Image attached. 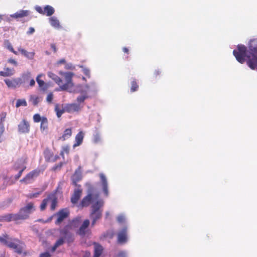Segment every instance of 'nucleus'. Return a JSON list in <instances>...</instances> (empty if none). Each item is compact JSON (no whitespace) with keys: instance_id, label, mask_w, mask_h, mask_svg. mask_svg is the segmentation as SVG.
I'll use <instances>...</instances> for the list:
<instances>
[{"instance_id":"obj_32","label":"nucleus","mask_w":257,"mask_h":257,"mask_svg":"<svg viewBox=\"0 0 257 257\" xmlns=\"http://www.w3.org/2000/svg\"><path fill=\"white\" fill-rule=\"evenodd\" d=\"M55 110L56 112L57 116L58 117H60L62 114L66 112L65 111V107H64V108L62 109H60L59 108V106L58 105H56L55 107Z\"/></svg>"},{"instance_id":"obj_17","label":"nucleus","mask_w":257,"mask_h":257,"mask_svg":"<svg viewBox=\"0 0 257 257\" xmlns=\"http://www.w3.org/2000/svg\"><path fill=\"white\" fill-rule=\"evenodd\" d=\"M100 178L101 179L103 191L106 196H108V184L106 179L104 175L102 173L100 174L99 175Z\"/></svg>"},{"instance_id":"obj_28","label":"nucleus","mask_w":257,"mask_h":257,"mask_svg":"<svg viewBox=\"0 0 257 257\" xmlns=\"http://www.w3.org/2000/svg\"><path fill=\"white\" fill-rule=\"evenodd\" d=\"M64 238L63 237H61L58 239L51 248L52 252H54L57 247L62 245L64 243Z\"/></svg>"},{"instance_id":"obj_4","label":"nucleus","mask_w":257,"mask_h":257,"mask_svg":"<svg viewBox=\"0 0 257 257\" xmlns=\"http://www.w3.org/2000/svg\"><path fill=\"white\" fill-rule=\"evenodd\" d=\"M35 210L34 203H28L25 206L21 208L19 212L14 214V221L19 220H25L29 218L30 214Z\"/></svg>"},{"instance_id":"obj_29","label":"nucleus","mask_w":257,"mask_h":257,"mask_svg":"<svg viewBox=\"0 0 257 257\" xmlns=\"http://www.w3.org/2000/svg\"><path fill=\"white\" fill-rule=\"evenodd\" d=\"M5 45L6 48L8 50H9L11 52L13 53L14 54L16 55L18 54V52L14 49L12 45H11V43L9 40H6L5 41Z\"/></svg>"},{"instance_id":"obj_48","label":"nucleus","mask_w":257,"mask_h":257,"mask_svg":"<svg viewBox=\"0 0 257 257\" xmlns=\"http://www.w3.org/2000/svg\"><path fill=\"white\" fill-rule=\"evenodd\" d=\"M4 131H5L4 125H1L0 126V143L2 142L3 141L2 136L4 132Z\"/></svg>"},{"instance_id":"obj_35","label":"nucleus","mask_w":257,"mask_h":257,"mask_svg":"<svg viewBox=\"0 0 257 257\" xmlns=\"http://www.w3.org/2000/svg\"><path fill=\"white\" fill-rule=\"evenodd\" d=\"M42 76L41 74H39L38 75V76L36 78V81L39 86L40 87L42 88L43 86L45 85V83L44 81L42 80H41L40 78Z\"/></svg>"},{"instance_id":"obj_9","label":"nucleus","mask_w":257,"mask_h":257,"mask_svg":"<svg viewBox=\"0 0 257 257\" xmlns=\"http://www.w3.org/2000/svg\"><path fill=\"white\" fill-rule=\"evenodd\" d=\"M46 199L47 200L48 202H50V209L52 211H54L55 210L57 204H58V197L57 195V192H52L49 194Z\"/></svg>"},{"instance_id":"obj_12","label":"nucleus","mask_w":257,"mask_h":257,"mask_svg":"<svg viewBox=\"0 0 257 257\" xmlns=\"http://www.w3.org/2000/svg\"><path fill=\"white\" fill-rule=\"evenodd\" d=\"M69 215V212L66 208L60 210L57 213L58 218L55 222V224H60L65 218L68 217Z\"/></svg>"},{"instance_id":"obj_55","label":"nucleus","mask_w":257,"mask_h":257,"mask_svg":"<svg viewBox=\"0 0 257 257\" xmlns=\"http://www.w3.org/2000/svg\"><path fill=\"white\" fill-rule=\"evenodd\" d=\"M35 32V29L33 27H30L29 31L27 32V34L29 35L32 34Z\"/></svg>"},{"instance_id":"obj_15","label":"nucleus","mask_w":257,"mask_h":257,"mask_svg":"<svg viewBox=\"0 0 257 257\" xmlns=\"http://www.w3.org/2000/svg\"><path fill=\"white\" fill-rule=\"evenodd\" d=\"M65 107L66 112L68 113H73L80 111L82 106H81L79 104L69 103L66 104Z\"/></svg>"},{"instance_id":"obj_45","label":"nucleus","mask_w":257,"mask_h":257,"mask_svg":"<svg viewBox=\"0 0 257 257\" xmlns=\"http://www.w3.org/2000/svg\"><path fill=\"white\" fill-rule=\"evenodd\" d=\"M65 238L66 239L68 243H71L74 241L73 235L72 233L68 234V235L65 236Z\"/></svg>"},{"instance_id":"obj_59","label":"nucleus","mask_w":257,"mask_h":257,"mask_svg":"<svg viewBox=\"0 0 257 257\" xmlns=\"http://www.w3.org/2000/svg\"><path fill=\"white\" fill-rule=\"evenodd\" d=\"M35 81L34 79H31L30 82V86H33L35 85Z\"/></svg>"},{"instance_id":"obj_54","label":"nucleus","mask_w":257,"mask_h":257,"mask_svg":"<svg viewBox=\"0 0 257 257\" xmlns=\"http://www.w3.org/2000/svg\"><path fill=\"white\" fill-rule=\"evenodd\" d=\"M8 62L9 63H10L11 64H12L15 66H17V61L14 60V59H10L9 60H8Z\"/></svg>"},{"instance_id":"obj_44","label":"nucleus","mask_w":257,"mask_h":257,"mask_svg":"<svg viewBox=\"0 0 257 257\" xmlns=\"http://www.w3.org/2000/svg\"><path fill=\"white\" fill-rule=\"evenodd\" d=\"M88 97V96L86 95L79 96L77 98V101L79 103L83 102Z\"/></svg>"},{"instance_id":"obj_2","label":"nucleus","mask_w":257,"mask_h":257,"mask_svg":"<svg viewBox=\"0 0 257 257\" xmlns=\"http://www.w3.org/2000/svg\"><path fill=\"white\" fill-rule=\"evenodd\" d=\"M60 74L64 77L66 82L63 84L62 79L53 72H49L48 76L53 79L60 87L61 90H67L73 86L72 78L74 75L73 72H60Z\"/></svg>"},{"instance_id":"obj_37","label":"nucleus","mask_w":257,"mask_h":257,"mask_svg":"<svg viewBox=\"0 0 257 257\" xmlns=\"http://www.w3.org/2000/svg\"><path fill=\"white\" fill-rule=\"evenodd\" d=\"M70 147L69 146H65L62 147V151L60 153V155L64 157V153L68 154L69 152Z\"/></svg>"},{"instance_id":"obj_25","label":"nucleus","mask_w":257,"mask_h":257,"mask_svg":"<svg viewBox=\"0 0 257 257\" xmlns=\"http://www.w3.org/2000/svg\"><path fill=\"white\" fill-rule=\"evenodd\" d=\"M49 22L50 25L55 28L59 29L61 27L59 20L56 17H52L50 18Z\"/></svg>"},{"instance_id":"obj_61","label":"nucleus","mask_w":257,"mask_h":257,"mask_svg":"<svg viewBox=\"0 0 257 257\" xmlns=\"http://www.w3.org/2000/svg\"><path fill=\"white\" fill-rule=\"evenodd\" d=\"M122 50L124 53L128 54L129 50L126 47L123 48Z\"/></svg>"},{"instance_id":"obj_40","label":"nucleus","mask_w":257,"mask_h":257,"mask_svg":"<svg viewBox=\"0 0 257 257\" xmlns=\"http://www.w3.org/2000/svg\"><path fill=\"white\" fill-rule=\"evenodd\" d=\"M101 141V136L99 133H96L93 136V142L95 143H98Z\"/></svg>"},{"instance_id":"obj_63","label":"nucleus","mask_w":257,"mask_h":257,"mask_svg":"<svg viewBox=\"0 0 257 257\" xmlns=\"http://www.w3.org/2000/svg\"><path fill=\"white\" fill-rule=\"evenodd\" d=\"M64 63H65V60L64 59H62L59 61V63L60 64H63Z\"/></svg>"},{"instance_id":"obj_36","label":"nucleus","mask_w":257,"mask_h":257,"mask_svg":"<svg viewBox=\"0 0 257 257\" xmlns=\"http://www.w3.org/2000/svg\"><path fill=\"white\" fill-rule=\"evenodd\" d=\"M63 164L64 163L60 162L59 164L55 165L53 167H52L51 170L54 172L59 171L61 169V168L63 166Z\"/></svg>"},{"instance_id":"obj_42","label":"nucleus","mask_w":257,"mask_h":257,"mask_svg":"<svg viewBox=\"0 0 257 257\" xmlns=\"http://www.w3.org/2000/svg\"><path fill=\"white\" fill-rule=\"evenodd\" d=\"M39 97L37 96H31L30 100L32 102L34 105H37L39 101Z\"/></svg>"},{"instance_id":"obj_38","label":"nucleus","mask_w":257,"mask_h":257,"mask_svg":"<svg viewBox=\"0 0 257 257\" xmlns=\"http://www.w3.org/2000/svg\"><path fill=\"white\" fill-rule=\"evenodd\" d=\"M7 116V113L5 112H3L0 113V126L1 125H4V122L5 121L6 117Z\"/></svg>"},{"instance_id":"obj_5","label":"nucleus","mask_w":257,"mask_h":257,"mask_svg":"<svg viewBox=\"0 0 257 257\" xmlns=\"http://www.w3.org/2000/svg\"><path fill=\"white\" fill-rule=\"evenodd\" d=\"M103 205V201L101 200L97 201L91 206L92 211L90 213V217L92 219V225L95 224L96 221L99 219L102 216V210L100 208Z\"/></svg>"},{"instance_id":"obj_31","label":"nucleus","mask_w":257,"mask_h":257,"mask_svg":"<svg viewBox=\"0 0 257 257\" xmlns=\"http://www.w3.org/2000/svg\"><path fill=\"white\" fill-rule=\"evenodd\" d=\"M139 89V85L137 82L136 80L135 79L131 82V91L132 92H134L136 91Z\"/></svg>"},{"instance_id":"obj_56","label":"nucleus","mask_w":257,"mask_h":257,"mask_svg":"<svg viewBox=\"0 0 257 257\" xmlns=\"http://www.w3.org/2000/svg\"><path fill=\"white\" fill-rule=\"evenodd\" d=\"M124 217L122 216H119L117 217V221H118V222H119L120 223L123 222L124 221Z\"/></svg>"},{"instance_id":"obj_21","label":"nucleus","mask_w":257,"mask_h":257,"mask_svg":"<svg viewBox=\"0 0 257 257\" xmlns=\"http://www.w3.org/2000/svg\"><path fill=\"white\" fill-rule=\"evenodd\" d=\"M18 51L20 52L23 55L30 60L33 59L35 55L34 52H29L21 47L18 48Z\"/></svg>"},{"instance_id":"obj_24","label":"nucleus","mask_w":257,"mask_h":257,"mask_svg":"<svg viewBox=\"0 0 257 257\" xmlns=\"http://www.w3.org/2000/svg\"><path fill=\"white\" fill-rule=\"evenodd\" d=\"M44 156L46 162H50L53 159V153L50 149L47 148L44 152Z\"/></svg>"},{"instance_id":"obj_33","label":"nucleus","mask_w":257,"mask_h":257,"mask_svg":"<svg viewBox=\"0 0 257 257\" xmlns=\"http://www.w3.org/2000/svg\"><path fill=\"white\" fill-rule=\"evenodd\" d=\"M21 106H27V103L25 99H19L17 100L16 106L19 107Z\"/></svg>"},{"instance_id":"obj_62","label":"nucleus","mask_w":257,"mask_h":257,"mask_svg":"<svg viewBox=\"0 0 257 257\" xmlns=\"http://www.w3.org/2000/svg\"><path fill=\"white\" fill-rule=\"evenodd\" d=\"M59 158V157L58 156H55L54 159H52L51 161L55 162Z\"/></svg>"},{"instance_id":"obj_46","label":"nucleus","mask_w":257,"mask_h":257,"mask_svg":"<svg viewBox=\"0 0 257 257\" xmlns=\"http://www.w3.org/2000/svg\"><path fill=\"white\" fill-rule=\"evenodd\" d=\"M41 193V192H38L35 193H31L27 195V197L30 199L33 198H36Z\"/></svg>"},{"instance_id":"obj_27","label":"nucleus","mask_w":257,"mask_h":257,"mask_svg":"<svg viewBox=\"0 0 257 257\" xmlns=\"http://www.w3.org/2000/svg\"><path fill=\"white\" fill-rule=\"evenodd\" d=\"M72 135V130L71 128H67L66 129L62 137H60L59 140H61L62 141H65L68 138H70Z\"/></svg>"},{"instance_id":"obj_51","label":"nucleus","mask_w":257,"mask_h":257,"mask_svg":"<svg viewBox=\"0 0 257 257\" xmlns=\"http://www.w3.org/2000/svg\"><path fill=\"white\" fill-rule=\"evenodd\" d=\"M161 74V72L159 70H156L153 73V76L157 78Z\"/></svg>"},{"instance_id":"obj_11","label":"nucleus","mask_w":257,"mask_h":257,"mask_svg":"<svg viewBox=\"0 0 257 257\" xmlns=\"http://www.w3.org/2000/svg\"><path fill=\"white\" fill-rule=\"evenodd\" d=\"M18 132L21 134H28L30 132V125L28 121L23 119L18 126Z\"/></svg>"},{"instance_id":"obj_7","label":"nucleus","mask_w":257,"mask_h":257,"mask_svg":"<svg viewBox=\"0 0 257 257\" xmlns=\"http://www.w3.org/2000/svg\"><path fill=\"white\" fill-rule=\"evenodd\" d=\"M98 197V194L93 195L91 193H89L87 195L82 199L79 206L81 207H87L89 205L93 199H97Z\"/></svg>"},{"instance_id":"obj_23","label":"nucleus","mask_w":257,"mask_h":257,"mask_svg":"<svg viewBox=\"0 0 257 257\" xmlns=\"http://www.w3.org/2000/svg\"><path fill=\"white\" fill-rule=\"evenodd\" d=\"M14 214L10 213L0 216V222H10L14 221Z\"/></svg>"},{"instance_id":"obj_10","label":"nucleus","mask_w":257,"mask_h":257,"mask_svg":"<svg viewBox=\"0 0 257 257\" xmlns=\"http://www.w3.org/2000/svg\"><path fill=\"white\" fill-rule=\"evenodd\" d=\"M35 9L39 13L42 15H46L47 16H52L55 12L54 8L49 5L46 6L44 9L41 7L37 6Z\"/></svg>"},{"instance_id":"obj_8","label":"nucleus","mask_w":257,"mask_h":257,"mask_svg":"<svg viewBox=\"0 0 257 257\" xmlns=\"http://www.w3.org/2000/svg\"><path fill=\"white\" fill-rule=\"evenodd\" d=\"M5 82L9 88L15 89L20 86L23 83V80L21 78L5 79Z\"/></svg>"},{"instance_id":"obj_58","label":"nucleus","mask_w":257,"mask_h":257,"mask_svg":"<svg viewBox=\"0 0 257 257\" xmlns=\"http://www.w3.org/2000/svg\"><path fill=\"white\" fill-rule=\"evenodd\" d=\"M0 75L4 77L10 76V74L6 73L4 71H0Z\"/></svg>"},{"instance_id":"obj_60","label":"nucleus","mask_w":257,"mask_h":257,"mask_svg":"<svg viewBox=\"0 0 257 257\" xmlns=\"http://www.w3.org/2000/svg\"><path fill=\"white\" fill-rule=\"evenodd\" d=\"M66 68L67 69H73L74 68V67L71 64L70 65H67L66 66Z\"/></svg>"},{"instance_id":"obj_19","label":"nucleus","mask_w":257,"mask_h":257,"mask_svg":"<svg viewBox=\"0 0 257 257\" xmlns=\"http://www.w3.org/2000/svg\"><path fill=\"white\" fill-rule=\"evenodd\" d=\"M40 130L42 133L47 134L48 132V120L46 117H42L40 124Z\"/></svg>"},{"instance_id":"obj_34","label":"nucleus","mask_w":257,"mask_h":257,"mask_svg":"<svg viewBox=\"0 0 257 257\" xmlns=\"http://www.w3.org/2000/svg\"><path fill=\"white\" fill-rule=\"evenodd\" d=\"M23 165H25L24 162L22 163V162H17L14 164V165L13 166V169L15 171H18L19 169L21 170L22 169V167Z\"/></svg>"},{"instance_id":"obj_26","label":"nucleus","mask_w":257,"mask_h":257,"mask_svg":"<svg viewBox=\"0 0 257 257\" xmlns=\"http://www.w3.org/2000/svg\"><path fill=\"white\" fill-rule=\"evenodd\" d=\"M103 248L102 246L98 244H95L94 254L93 257H99L102 253Z\"/></svg>"},{"instance_id":"obj_16","label":"nucleus","mask_w":257,"mask_h":257,"mask_svg":"<svg viewBox=\"0 0 257 257\" xmlns=\"http://www.w3.org/2000/svg\"><path fill=\"white\" fill-rule=\"evenodd\" d=\"M127 240V228L123 227L118 234V242L125 243Z\"/></svg>"},{"instance_id":"obj_64","label":"nucleus","mask_w":257,"mask_h":257,"mask_svg":"<svg viewBox=\"0 0 257 257\" xmlns=\"http://www.w3.org/2000/svg\"><path fill=\"white\" fill-rule=\"evenodd\" d=\"M78 221V219H76L75 220H73V222H75V221Z\"/></svg>"},{"instance_id":"obj_41","label":"nucleus","mask_w":257,"mask_h":257,"mask_svg":"<svg viewBox=\"0 0 257 257\" xmlns=\"http://www.w3.org/2000/svg\"><path fill=\"white\" fill-rule=\"evenodd\" d=\"M26 166L25 165H23L22 167V169L19 171L18 174H17L15 177V178L16 180H18L20 178L23 171L26 169Z\"/></svg>"},{"instance_id":"obj_39","label":"nucleus","mask_w":257,"mask_h":257,"mask_svg":"<svg viewBox=\"0 0 257 257\" xmlns=\"http://www.w3.org/2000/svg\"><path fill=\"white\" fill-rule=\"evenodd\" d=\"M48 203L46 198L43 200L40 206L41 211H44L46 209Z\"/></svg>"},{"instance_id":"obj_14","label":"nucleus","mask_w":257,"mask_h":257,"mask_svg":"<svg viewBox=\"0 0 257 257\" xmlns=\"http://www.w3.org/2000/svg\"><path fill=\"white\" fill-rule=\"evenodd\" d=\"M82 176L80 170V168L79 167L76 169L71 177L72 184L75 186H78L77 182H79L82 179Z\"/></svg>"},{"instance_id":"obj_20","label":"nucleus","mask_w":257,"mask_h":257,"mask_svg":"<svg viewBox=\"0 0 257 257\" xmlns=\"http://www.w3.org/2000/svg\"><path fill=\"white\" fill-rule=\"evenodd\" d=\"M84 137V134L83 132H79L75 136V143L73 145V147L75 148L80 146L83 142Z\"/></svg>"},{"instance_id":"obj_57","label":"nucleus","mask_w":257,"mask_h":257,"mask_svg":"<svg viewBox=\"0 0 257 257\" xmlns=\"http://www.w3.org/2000/svg\"><path fill=\"white\" fill-rule=\"evenodd\" d=\"M51 48L53 49L54 52L56 53L57 52V48L54 44H51Z\"/></svg>"},{"instance_id":"obj_43","label":"nucleus","mask_w":257,"mask_h":257,"mask_svg":"<svg viewBox=\"0 0 257 257\" xmlns=\"http://www.w3.org/2000/svg\"><path fill=\"white\" fill-rule=\"evenodd\" d=\"M42 117H41L40 115L38 113H36L33 116V120L35 122H39L41 121Z\"/></svg>"},{"instance_id":"obj_6","label":"nucleus","mask_w":257,"mask_h":257,"mask_svg":"<svg viewBox=\"0 0 257 257\" xmlns=\"http://www.w3.org/2000/svg\"><path fill=\"white\" fill-rule=\"evenodd\" d=\"M42 172L43 170H41L40 169H35L27 174L20 181L21 182H24L25 184H30L34 180L35 178L39 176L40 173Z\"/></svg>"},{"instance_id":"obj_50","label":"nucleus","mask_w":257,"mask_h":257,"mask_svg":"<svg viewBox=\"0 0 257 257\" xmlns=\"http://www.w3.org/2000/svg\"><path fill=\"white\" fill-rule=\"evenodd\" d=\"M51 255L48 252H45L40 254L39 257H50Z\"/></svg>"},{"instance_id":"obj_1","label":"nucleus","mask_w":257,"mask_h":257,"mask_svg":"<svg viewBox=\"0 0 257 257\" xmlns=\"http://www.w3.org/2000/svg\"><path fill=\"white\" fill-rule=\"evenodd\" d=\"M233 54L238 62L243 64L246 61L250 69L257 70V42L251 41L248 50L245 46L238 45L237 50H233Z\"/></svg>"},{"instance_id":"obj_30","label":"nucleus","mask_w":257,"mask_h":257,"mask_svg":"<svg viewBox=\"0 0 257 257\" xmlns=\"http://www.w3.org/2000/svg\"><path fill=\"white\" fill-rule=\"evenodd\" d=\"M71 225L70 224L66 225L64 228L60 231V233L64 235V237L68 235V234H71V233L68 231L69 229L71 228Z\"/></svg>"},{"instance_id":"obj_52","label":"nucleus","mask_w":257,"mask_h":257,"mask_svg":"<svg viewBox=\"0 0 257 257\" xmlns=\"http://www.w3.org/2000/svg\"><path fill=\"white\" fill-rule=\"evenodd\" d=\"M83 73L86 76H87L89 77H90V71L88 69H86V68L84 69Z\"/></svg>"},{"instance_id":"obj_47","label":"nucleus","mask_w":257,"mask_h":257,"mask_svg":"<svg viewBox=\"0 0 257 257\" xmlns=\"http://www.w3.org/2000/svg\"><path fill=\"white\" fill-rule=\"evenodd\" d=\"M53 98V93L51 92L49 93L47 96V101L49 103H51L52 101Z\"/></svg>"},{"instance_id":"obj_53","label":"nucleus","mask_w":257,"mask_h":257,"mask_svg":"<svg viewBox=\"0 0 257 257\" xmlns=\"http://www.w3.org/2000/svg\"><path fill=\"white\" fill-rule=\"evenodd\" d=\"M118 257H126V253L124 251H120L118 254Z\"/></svg>"},{"instance_id":"obj_49","label":"nucleus","mask_w":257,"mask_h":257,"mask_svg":"<svg viewBox=\"0 0 257 257\" xmlns=\"http://www.w3.org/2000/svg\"><path fill=\"white\" fill-rule=\"evenodd\" d=\"M14 70L13 69H11L9 68H7L5 69V71L4 72H5L7 74H10V76L14 74Z\"/></svg>"},{"instance_id":"obj_13","label":"nucleus","mask_w":257,"mask_h":257,"mask_svg":"<svg viewBox=\"0 0 257 257\" xmlns=\"http://www.w3.org/2000/svg\"><path fill=\"white\" fill-rule=\"evenodd\" d=\"M76 187L77 188L74 189L73 194L71 198V201L73 204H76L78 202V201L80 198L82 193V189L81 188V185H78V186Z\"/></svg>"},{"instance_id":"obj_3","label":"nucleus","mask_w":257,"mask_h":257,"mask_svg":"<svg viewBox=\"0 0 257 257\" xmlns=\"http://www.w3.org/2000/svg\"><path fill=\"white\" fill-rule=\"evenodd\" d=\"M9 235L7 234H4L2 236H0V242L7 246L10 248L15 249V252L18 254L23 252V245H25L20 239L18 238L11 239L12 241H9Z\"/></svg>"},{"instance_id":"obj_18","label":"nucleus","mask_w":257,"mask_h":257,"mask_svg":"<svg viewBox=\"0 0 257 257\" xmlns=\"http://www.w3.org/2000/svg\"><path fill=\"white\" fill-rule=\"evenodd\" d=\"M89 224L90 222L88 219L85 220L78 230V234L80 235H84Z\"/></svg>"},{"instance_id":"obj_22","label":"nucleus","mask_w":257,"mask_h":257,"mask_svg":"<svg viewBox=\"0 0 257 257\" xmlns=\"http://www.w3.org/2000/svg\"><path fill=\"white\" fill-rule=\"evenodd\" d=\"M29 13L28 10H21L13 14L12 17L16 19L21 18L28 16Z\"/></svg>"}]
</instances>
